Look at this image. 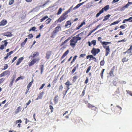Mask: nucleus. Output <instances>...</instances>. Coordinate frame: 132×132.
<instances>
[{
    "mask_svg": "<svg viewBox=\"0 0 132 132\" xmlns=\"http://www.w3.org/2000/svg\"><path fill=\"white\" fill-rule=\"evenodd\" d=\"M33 60H34L35 63H37L40 60L38 58L34 59Z\"/></svg>",
    "mask_w": 132,
    "mask_h": 132,
    "instance_id": "nucleus-26",
    "label": "nucleus"
},
{
    "mask_svg": "<svg viewBox=\"0 0 132 132\" xmlns=\"http://www.w3.org/2000/svg\"><path fill=\"white\" fill-rule=\"evenodd\" d=\"M73 7V5L71 7L68 11H67L65 12L67 14L68 13H69L71 11H72V8Z\"/></svg>",
    "mask_w": 132,
    "mask_h": 132,
    "instance_id": "nucleus-22",
    "label": "nucleus"
},
{
    "mask_svg": "<svg viewBox=\"0 0 132 132\" xmlns=\"http://www.w3.org/2000/svg\"><path fill=\"white\" fill-rule=\"evenodd\" d=\"M32 82H30L28 84L27 86H28V87L30 88L32 85Z\"/></svg>",
    "mask_w": 132,
    "mask_h": 132,
    "instance_id": "nucleus-50",
    "label": "nucleus"
},
{
    "mask_svg": "<svg viewBox=\"0 0 132 132\" xmlns=\"http://www.w3.org/2000/svg\"><path fill=\"white\" fill-rule=\"evenodd\" d=\"M40 8L38 7H36L33 10L31 11V12H37L38 11Z\"/></svg>",
    "mask_w": 132,
    "mask_h": 132,
    "instance_id": "nucleus-11",
    "label": "nucleus"
},
{
    "mask_svg": "<svg viewBox=\"0 0 132 132\" xmlns=\"http://www.w3.org/2000/svg\"><path fill=\"white\" fill-rule=\"evenodd\" d=\"M91 66H90L88 68L86 71V73H87L91 69Z\"/></svg>",
    "mask_w": 132,
    "mask_h": 132,
    "instance_id": "nucleus-42",
    "label": "nucleus"
},
{
    "mask_svg": "<svg viewBox=\"0 0 132 132\" xmlns=\"http://www.w3.org/2000/svg\"><path fill=\"white\" fill-rule=\"evenodd\" d=\"M88 78L87 77H86V79L85 81V84H87L88 82Z\"/></svg>",
    "mask_w": 132,
    "mask_h": 132,
    "instance_id": "nucleus-63",
    "label": "nucleus"
},
{
    "mask_svg": "<svg viewBox=\"0 0 132 132\" xmlns=\"http://www.w3.org/2000/svg\"><path fill=\"white\" fill-rule=\"evenodd\" d=\"M76 67L74 68L71 71V73L72 74L73 73H74V72L76 70Z\"/></svg>",
    "mask_w": 132,
    "mask_h": 132,
    "instance_id": "nucleus-44",
    "label": "nucleus"
},
{
    "mask_svg": "<svg viewBox=\"0 0 132 132\" xmlns=\"http://www.w3.org/2000/svg\"><path fill=\"white\" fill-rule=\"evenodd\" d=\"M3 42H4V45L5 46H6L8 43L6 41V40H4Z\"/></svg>",
    "mask_w": 132,
    "mask_h": 132,
    "instance_id": "nucleus-61",
    "label": "nucleus"
},
{
    "mask_svg": "<svg viewBox=\"0 0 132 132\" xmlns=\"http://www.w3.org/2000/svg\"><path fill=\"white\" fill-rule=\"evenodd\" d=\"M39 55V53L38 52H35L33 54V56H32L33 57H37Z\"/></svg>",
    "mask_w": 132,
    "mask_h": 132,
    "instance_id": "nucleus-23",
    "label": "nucleus"
},
{
    "mask_svg": "<svg viewBox=\"0 0 132 132\" xmlns=\"http://www.w3.org/2000/svg\"><path fill=\"white\" fill-rule=\"evenodd\" d=\"M14 0H11L9 1V4L10 5H11L14 2Z\"/></svg>",
    "mask_w": 132,
    "mask_h": 132,
    "instance_id": "nucleus-35",
    "label": "nucleus"
},
{
    "mask_svg": "<svg viewBox=\"0 0 132 132\" xmlns=\"http://www.w3.org/2000/svg\"><path fill=\"white\" fill-rule=\"evenodd\" d=\"M95 31V30L94 29L92 30L91 31H90L88 35L87 36L88 37V36H90L91 34L93 32Z\"/></svg>",
    "mask_w": 132,
    "mask_h": 132,
    "instance_id": "nucleus-40",
    "label": "nucleus"
},
{
    "mask_svg": "<svg viewBox=\"0 0 132 132\" xmlns=\"http://www.w3.org/2000/svg\"><path fill=\"white\" fill-rule=\"evenodd\" d=\"M23 59V57H21L18 60V61L16 63V65H18L20 63L22 62V60Z\"/></svg>",
    "mask_w": 132,
    "mask_h": 132,
    "instance_id": "nucleus-4",
    "label": "nucleus"
},
{
    "mask_svg": "<svg viewBox=\"0 0 132 132\" xmlns=\"http://www.w3.org/2000/svg\"><path fill=\"white\" fill-rule=\"evenodd\" d=\"M31 28V29L32 30L34 31L36 29V28L35 27H32Z\"/></svg>",
    "mask_w": 132,
    "mask_h": 132,
    "instance_id": "nucleus-60",
    "label": "nucleus"
},
{
    "mask_svg": "<svg viewBox=\"0 0 132 132\" xmlns=\"http://www.w3.org/2000/svg\"><path fill=\"white\" fill-rule=\"evenodd\" d=\"M62 9L61 8H60L57 13V15H58L61 13L62 12Z\"/></svg>",
    "mask_w": 132,
    "mask_h": 132,
    "instance_id": "nucleus-27",
    "label": "nucleus"
},
{
    "mask_svg": "<svg viewBox=\"0 0 132 132\" xmlns=\"http://www.w3.org/2000/svg\"><path fill=\"white\" fill-rule=\"evenodd\" d=\"M128 59H127L126 57H125L122 59V62H127L128 60Z\"/></svg>",
    "mask_w": 132,
    "mask_h": 132,
    "instance_id": "nucleus-34",
    "label": "nucleus"
},
{
    "mask_svg": "<svg viewBox=\"0 0 132 132\" xmlns=\"http://www.w3.org/2000/svg\"><path fill=\"white\" fill-rule=\"evenodd\" d=\"M103 46L104 48L106 49L105 50V56H107L109 53V52L110 51V49L109 48V46H107L106 47L103 45Z\"/></svg>",
    "mask_w": 132,
    "mask_h": 132,
    "instance_id": "nucleus-3",
    "label": "nucleus"
},
{
    "mask_svg": "<svg viewBox=\"0 0 132 132\" xmlns=\"http://www.w3.org/2000/svg\"><path fill=\"white\" fill-rule=\"evenodd\" d=\"M100 43L102 44L103 45H106L108 44H111V43L110 42H102V41H100Z\"/></svg>",
    "mask_w": 132,
    "mask_h": 132,
    "instance_id": "nucleus-5",
    "label": "nucleus"
},
{
    "mask_svg": "<svg viewBox=\"0 0 132 132\" xmlns=\"http://www.w3.org/2000/svg\"><path fill=\"white\" fill-rule=\"evenodd\" d=\"M69 50H67L63 54L61 57V59L64 57L69 53Z\"/></svg>",
    "mask_w": 132,
    "mask_h": 132,
    "instance_id": "nucleus-9",
    "label": "nucleus"
},
{
    "mask_svg": "<svg viewBox=\"0 0 132 132\" xmlns=\"http://www.w3.org/2000/svg\"><path fill=\"white\" fill-rule=\"evenodd\" d=\"M101 25V24H100L98 25L94 29L95 30V31L96 30L98 27H99Z\"/></svg>",
    "mask_w": 132,
    "mask_h": 132,
    "instance_id": "nucleus-62",
    "label": "nucleus"
},
{
    "mask_svg": "<svg viewBox=\"0 0 132 132\" xmlns=\"http://www.w3.org/2000/svg\"><path fill=\"white\" fill-rule=\"evenodd\" d=\"M21 110V108L20 106L18 107L16 109V110L15 111V113H17L20 111Z\"/></svg>",
    "mask_w": 132,
    "mask_h": 132,
    "instance_id": "nucleus-21",
    "label": "nucleus"
},
{
    "mask_svg": "<svg viewBox=\"0 0 132 132\" xmlns=\"http://www.w3.org/2000/svg\"><path fill=\"white\" fill-rule=\"evenodd\" d=\"M58 96L57 95L55 96L54 98V101L55 103V104L57 103L58 102V99L57 98Z\"/></svg>",
    "mask_w": 132,
    "mask_h": 132,
    "instance_id": "nucleus-16",
    "label": "nucleus"
},
{
    "mask_svg": "<svg viewBox=\"0 0 132 132\" xmlns=\"http://www.w3.org/2000/svg\"><path fill=\"white\" fill-rule=\"evenodd\" d=\"M78 78V77L77 76H74L73 78L72 81L73 82H74L76 81Z\"/></svg>",
    "mask_w": 132,
    "mask_h": 132,
    "instance_id": "nucleus-30",
    "label": "nucleus"
},
{
    "mask_svg": "<svg viewBox=\"0 0 132 132\" xmlns=\"http://www.w3.org/2000/svg\"><path fill=\"white\" fill-rule=\"evenodd\" d=\"M5 79V78H4L0 79V84L2 83Z\"/></svg>",
    "mask_w": 132,
    "mask_h": 132,
    "instance_id": "nucleus-52",
    "label": "nucleus"
},
{
    "mask_svg": "<svg viewBox=\"0 0 132 132\" xmlns=\"http://www.w3.org/2000/svg\"><path fill=\"white\" fill-rule=\"evenodd\" d=\"M104 64V60L101 61L100 62V65L101 66H103Z\"/></svg>",
    "mask_w": 132,
    "mask_h": 132,
    "instance_id": "nucleus-41",
    "label": "nucleus"
},
{
    "mask_svg": "<svg viewBox=\"0 0 132 132\" xmlns=\"http://www.w3.org/2000/svg\"><path fill=\"white\" fill-rule=\"evenodd\" d=\"M45 84H43L42 85L41 87L39 88V90H41L42 89V88H43L44 86H45Z\"/></svg>",
    "mask_w": 132,
    "mask_h": 132,
    "instance_id": "nucleus-51",
    "label": "nucleus"
},
{
    "mask_svg": "<svg viewBox=\"0 0 132 132\" xmlns=\"http://www.w3.org/2000/svg\"><path fill=\"white\" fill-rule=\"evenodd\" d=\"M91 43L93 45V46H94L96 44V40H93L91 41Z\"/></svg>",
    "mask_w": 132,
    "mask_h": 132,
    "instance_id": "nucleus-32",
    "label": "nucleus"
},
{
    "mask_svg": "<svg viewBox=\"0 0 132 132\" xmlns=\"http://www.w3.org/2000/svg\"><path fill=\"white\" fill-rule=\"evenodd\" d=\"M50 108L51 110V112H52L53 111V107L51 105H50Z\"/></svg>",
    "mask_w": 132,
    "mask_h": 132,
    "instance_id": "nucleus-46",
    "label": "nucleus"
},
{
    "mask_svg": "<svg viewBox=\"0 0 132 132\" xmlns=\"http://www.w3.org/2000/svg\"><path fill=\"white\" fill-rule=\"evenodd\" d=\"M17 58V57L16 56L14 57V58H13V59L12 60V63L13 62H14V61L16 60Z\"/></svg>",
    "mask_w": 132,
    "mask_h": 132,
    "instance_id": "nucleus-55",
    "label": "nucleus"
},
{
    "mask_svg": "<svg viewBox=\"0 0 132 132\" xmlns=\"http://www.w3.org/2000/svg\"><path fill=\"white\" fill-rule=\"evenodd\" d=\"M70 45L73 47L74 48L75 46L74 40L71 39L70 40Z\"/></svg>",
    "mask_w": 132,
    "mask_h": 132,
    "instance_id": "nucleus-8",
    "label": "nucleus"
},
{
    "mask_svg": "<svg viewBox=\"0 0 132 132\" xmlns=\"http://www.w3.org/2000/svg\"><path fill=\"white\" fill-rule=\"evenodd\" d=\"M39 69H40L41 70V72L40 73L42 74L43 72V71L44 70V65H41L39 66Z\"/></svg>",
    "mask_w": 132,
    "mask_h": 132,
    "instance_id": "nucleus-13",
    "label": "nucleus"
},
{
    "mask_svg": "<svg viewBox=\"0 0 132 132\" xmlns=\"http://www.w3.org/2000/svg\"><path fill=\"white\" fill-rule=\"evenodd\" d=\"M51 54V52L50 51L47 52L46 53V58L47 59H48L50 57V56Z\"/></svg>",
    "mask_w": 132,
    "mask_h": 132,
    "instance_id": "nucleus-10",
    "label": "nucleus"
},
{
    "mask_svg": "<svg viewBox=\"0 0 132 132\" xmlns=\"http://www.w3.org/2000/svg\"><path fill=\"white\" fill-rule=\"evenodd\" d=\"M129 6V5L128 3H127L125 6L122 7L121 9V10L122 11H124L125 9V8H127Z\"/></svg>",
    "mask_w": 132,
    "mask_h": 132,
    "instance_id": "nucleus-19",
    "label": "nucleus"
},
{
    "mask_svg": "<svg viewBox=\"0 0 132 132\" xmlns=\"http://www.w3.org/2000/svg\"><path fill=\"white\" fill-rule=\"evenodd\" d=\"M104 12V10L103 9H101L99 12L98 13L96 14V17H98L102 13H103Z\"/></svg>",
    "mask_w": 132,
    "mask_h": 132,
    "instance_id": "nucleus-14",
    "label": "nucleus"
},
{
    "mask_svg": "<svg viewBox=\"0 0 132 132\" xmlns=\"http://www.w3.org/2000/svg\"><path fill=\"white\" fill-rule=\"evenodd\" d=\"M35 63L33 60V59L30 62L29 64L28 65L29 67H30L32 65H33L35 64Z\"/></svg>",
    "mask_w": 132,
    "mask_h": 132,
    "instance_id": "nucleus-24",
    "label": "nucleus"
},
{
    "mask_svg": "<svg viewBox=\"0 0 132 132\" xmlns=\"http://www.w3.org/2000/svg\"><path fill=\"white\" fill-rule=\"evenodd\" d=\"M52 20V19L49 18L47 20H46L45 21V22H46V23L47 24H48Z\"/></svg>",
    "mask_w": 132,
    "mask_h": 132,
    "instance_id": "nucleus-25",
    "label": "nucleus"
},
{
    "mask_svg": "<svg viewBox=\"0 0 132 132\" xmlns=\"http://www.w3.org/2000/svg\"><path fill=\"white\" fill-rule=\"evenodd\" d=\"M4 48V46L3 45H2L0 47V50H3Z\"/></svg>",
    "mask_w": 132,
    "mask_h": 132,
    "instance_id": "nucleus-59",
    "label": "nucleus"
},
{
    "mask_svg": "<svg viewBox=\"0 0 132 132\" xmlns=\"http://www.w3.org/2000/svg\"><path fill=\"white\" fill-rule=\"evenodd\" d=\"M14 79H13L10 82V84L9 85V86L10 87H11L13 83Z\"/></svg>",
    "mask_w": 132,
    "mask_h": 132,
    "instance_id": "nucleus-47",
    "label": "nucleus"
},
{
    "mask_svg": "<svg viewBox=\"0 0 132 132\" xmlns=\"http://www.w3.org/2000/svg\"><path fill=\"white\" fill-rule=\"evenodd\" d=\"M69 40V39H67L65 40L64 42L62 43L61 45H63L64 44H65Z\"/></svg>",
    "mask_w": 132,
    "mask_h": 132,
    "instance_id": "nucleus-45",
    "label": "nucleus"
},
{
    "mask_svg": "<svg viewBox=\"0 0 132 132\" xmlns=\"http://www.w3.org/2000/svg\"><path fill=\"white\" fill-rule=\"evenodd\" d=\"M85 24V22H83L81 23V24L79 26L81 27L84 24Z\"/></svg>",
    "mask_w": 132,
    "mask_h": 132,
    "instance_id": "nucleus-56",
    "label": "nucleus"
},
{
    "mask_svg": "<svg viewBox=\"0 0 132 132\" xmlns=\"http://www.w3.org/2000/svg\"><path fill=\"white\" fill-rule=\"evenodd\" d=\"M14 51H15L14 50H13V51H11L9 53H7L6 54V56L4 58L5 59H7L8 58L9 56L12 53H13V52Z\"/></svg>",
    "mask_w": 132,
    "mask_h": 132,
    "instance_id": "nucleus-6",
    "label": "nucleus"
},
{
    "mask_svg": "<svg viewBox=\"0 0 132 132\" xmlns=\"http://www.w3.org/2000/svg\"><path fill=\"white\" fill-rule=\"evenodd\" d=\"M26 43L25 42H22V43H21V46H22V47H23L24 45H25V44H26Z\"/></svg>",
    "mask_w": 132,
    "mask_h": 132,
    "instance_id": "nucleus-64",
    "label": "nucleus"
},
{
    "mask_svg": "<svg viewBox=\"0 0 132 132\" xmlns=\"http://www.w3.org/2000/svg\"><path fill=\"white\" fill-rule=\"evenodd\" d=\"M67 15V14L65 12L58 19L57 21H59L60 23L61 22L67 18V17L68 16V15Z\"/></svg>",
    "mask_w": 132,
    "mask_h": 132,
    "instance_id": "nucleus-1",
    "label": "nucleus"
},
{
    "mask_svg": "<svg viewBox=\"0 0 132 132\" xmlns=\"http://www.w3.org/2000/svg\"><path fill=\"white\" fill-rule=\"evenodd\" d=\"M114 70V69H111L110 71V74L111 76H113V72Z\"/></svg>",
    "mask_w": 132,
    "mask_h": 132,
    "instance_id": "nucleus-28",
    "label": "nucleus"
},
{
    "mask_svg": "<svg viewBox=\"0 0 132 132\" xmlns=\"http://www.w3.org/2000/svg\"><path fill=\"white\" fill-rule=\"evenodd\" d=\"M105 69H102V71H101V76L102 78L103 77V73Z\"/></svg>",
    "mask_w": 132,
    "mask_h": 132,
    "instance_id": "nucleus-37",
    "label": "nucleus"
},
{
    "mask_svg": "<svg viewBox=\"0 0 132 132\" xmlns=\"http://www.w3.org/2000/svg\"><path fill=\"white\" fill-rule=\"evenodd\" d=\"M85 55H86V54H80V56L79 57L80 58V57H83L84 56H85Z\"/></svg>",
    "mask_w": 132,
    "mask_h": 132,
    "instance_id": "nucleus-54",
    "label": "nucleus"
},
{
    "mask_svg": "<svg viewBox=\"0 0 132 132\" xmlns=\"http://www.w3.org/2000/svg\"><path fill=\"white\" fill-rule=\"evenodd\" d=\"M57 32H58L57 31L55 30H54L52 32V37H53V36H55Z\"/></svg>",
    "mask_w": 132,
    "mask_h": 132,
    "instance_id": "nucleus-31",
    "label": "nucleus"
},
{
    "mask_svg": "<svg viewBox=\"0 0 132 132\" xmlns=\"http://www.w3.org/2000/svg\"><path fill=\"white\" fill-rule=\"evenodd\" d=\"M7 21L4 20H3L0 22V26H3L5 25L7 23Z\"/></svg>",
    "mask_w": 132,
    "mask_h": 132,
    "instance_id": "nucleus-7",
    "label": "nucleus"
},
{
    "mask_svg": "<svg viewBox=\"0 0 132 132\" xmlns=\"http://www.w3.org/2000/svg\"><path fill=\"white\" fill-rule=\"evenodd\" d=\"M8 67V66L7 64H5V66L4 67V68L3 69L4 70H5Z\"/></svg>",
    "mask_w": 132,
    "mask_h": 132,
    "instance_id": "nucleus-43",
    "label": "nucleus"
},
{
    "mask_svg": "<svg viewBox=\"0 0 132 132\" xmlns=\"http://www.w3.org/2000/svg\"><path fill=\"white\" fill-rule=\"evenodd\" d=\"M111 15L110 14H108L106 15V16L104 17V19H103V21H105L108 19H109V17Z\"/></svg>",
    "mask_w": 132,
    "mask_h": 132,
    "instance_id": "nucleus-15",
    "label": "nucleus"
},
{
    "mask_svg": "<svg viewBox=\"0 0 132 132\" xmlns=\"http://www.w3.org/2000/svg\"><path fill=\"white\" fill-rule=\"evenodd\" d=\"M12 35V34L10 32H7L4 34V36L7 37H11Z\"/></svg>",
    "mask_w": 132,
    "mask_h": 132,
    "instance_id": "nucleus-18",
    "label": "nucleus"
},
{
    "mask_svg": "<svg viewBox=\"0 0 132 132\" xmlns=\"http://www.w3.org/2000/svg\"><path fill=\"white\" fill-rule=\"evenodd\" d=\"M71 24V23L69 21H68L67 22L66 24L65 25V27H70V26H68L69 25H70Z\"/></svg>",
    "mask_w": 132,
    "mask_h": 132,
    "instance_id": "nucleus-12",
    "label": "nucleus"
},
{
    "mask_svg": "<svg viewBox=\"0 0 132 132\" xmlns=\"http://www.w3.org/2000/svg\"><path fill=\"white\" fill-rule=\"evenodd\" d=\"M31 102V100H29L28 101V102L27 103V104H27V106H26V107L25 108H26L27 107V105H29V104H30V103Z\"/></svg>",
    "mask_w": 132,
    "mask_h": 132,
    "instance_id": "nucleus-57",
    "label": "nucleus"
},
{
    "mask_svg": "<svg viewBox=\"0 0 132 132\" xmlns=\"http://www.w3.org/2000/svg\"><path fill=\"white\" fill-rule=\"evenodd\" d=\"M80 6V5H79V4H78L75 7H74L73 8V10H75L78 8Z\"/></svg>",
    "mask_w": 132,
    "mask_h": 132,
    "instance_id": "nucleus-33",
    "label": "nucleus"
},
{
    "mask_svg": "<svg viewBox=\"0 0 132 132\" xmlns=\"http://www.w3.org/2000/svg\"><path fill=\"white\" fill-rule=\"evenodd\" d=\"M5 74V75H9L10 72L9 70H6L4 71Z\"/></svg>",
    "mask_w": 132,
    "mask_h": 132,
    "instance_id": "nucleus-36",
    "label": "nucleus"
},
{
    "mask_svg": "<svg viewBox=\"0 0 132 132\" xmlns=\"http://www.w3.org/2000/svg\"><path fill=\"white\" fill-rule=\"evenodd\" d=\"M28 37H29V38L31 39L33 37V35L32 34H30L28 35Z\"/></svg>",
    "mask_w": 132,
    "mask_h": 132,
    "instance_id": "nucleus-48",
    "label": "nucleus"
},
{
    "mask_svg": "<svg viewBox=\"0 0 132 132\" xmlns=\"http://www.w3.org/2000/svg\"><path fill=\"white\" fill-rule=\"evenodd\" d=\"M120 21H115L113 22L112 23L110 24V26H111L113 25L116 24H118L119 22Z\"/></svg>",
    "mask_w": 132,
    "mask_h": 132,
    "instance_id": "nucleus-29",
    "label": "nucleus"
},
{
    "mask_svg": "<svg viewBox=\"0 0 132 132\" xmlns=\"http://www.w3.org/2000/svg\"><path fill=\"white\" fill-rule=\"evenodd\" d=\"M91 56V57H90L91 59L92 58V60L94 59V61L95 62H97V60H96V58L95 57H93L92 55H91V56Z\"/></svg>",
    "mask_w": 132,
    "mask_h": 132,
    "instance_id": "nucleus-38",
    "label": "nucleus"
},
{
    "mask_svg": "<svg viewBox=\"0 0 132 132\" xmlns=\"http://www.w3.org/2000/svg\"><path fill=\"white\" fill-rule=\"evenodd\" d=\"M100 52V50L99 49H96L94 47L91 50V53L94 56H95L96 54Z\"/></svg>",
    "mask_w": 132,
    "mask_h": 132,
    "instance_id": "nucleus-2",
    "label": "nucleus"
},
{
    "mask_svg": "<svg viewBox=\"0 0 132 132\" xmlns=\"http://www.w3.org/2000/svg\"><path fill=\"white\" fill-rule=\"evenodd\" d=\"M70 83V81L68 80L65 83V84L69 86V84Z\"/></svg>",
    "mask_w": 132,
    "mask_h": 132,
    "instance_id": "nucleus-58",
    "label": "nucleus"
},
{
    "mask_svg": "<svg viewBox=\"0 0 132 132\" xmlns=\"http://www.w3.org/2000/svg\"><path fill=\"white\" fill-rule=\"evenodd\" d=\"M109 5H107L105 6L104 7L102 8V9H103V10L106 11L109 9Z\"/></svg>",
    "mask_w": 132,
    "mask_h": 132,
    "instance_id": "nucleus-17",
    "label": "nucleus"
},
{
    "mask_svg": "<svg viewBox=\"0 0 132 132\" xmlns=\"http://www.w3.org/2000/svg\"><path fill=\"white\" fill-rule=\"evenodd\" d=\"M60 28V26H57L55 28V30L56 31H57V32H58L59 31V29Z\"/></svg>",
    "mask_w": 132,
    "mask_h": 132,
    "instance_id": "nucleus-49",
    "label": "nucleus"
},
{
    "mask_svg": "<svg viewBox=\"0 0 132 132\" xmlns=\"http://www.w3.org/2000/svg\"><path fill=\"white\" fill-rule=\"evenodd\" d=\"M63 88V87L62 85H60L59 88V91L60 92L62 90Z\"/></svg>",
    "mask_w": 132,
    "mask_h": 132,
    "instance_id": "nucleus-39",
    "label": "nucleus"
},
{
    "mask_svg": "<svg viewBox=\"0 0 132 132\" xmlns=\"http://www.w3.org/2000/svg\"><path fill=\"white\" fill-rule=\"evenodd\" d=\"M48 18V17L47 15H46L44 16L40 19V22H42L44 20Z\"/></svg>",
    "mask_w": 132,
    "mask_h": 132,
    "instance_id": "nucleus-20",
    "label": "nucleus"
},
{
    "mask_svg": "<svg viewBox=\"0 0 132 132\" xmlns=\"http://www.w3.org/2000/svg\"><path fill=\"white\" fill-rule=\"evenodd\" d=\"M22 121L21 120H17L16 121V124H17L18 123H21Z\"/></svg>",
    "mask_w": 132,
    "mask_h": 132,
    "instance_id": "nucleus-53",
    "label": "nucleus"
}]
</instances>
